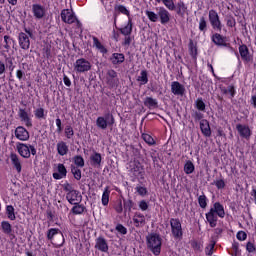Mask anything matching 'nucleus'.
<instances>
[{"label":"nucleus","mask_w":256,"mask_h":256,"mask_svg":"<svg viewBox=\"0 0 256 256\" xmlns=\"http://www.w3.org/2000/svg\"><path fill=\"white\" fill-rule=\"evenodd\" d=\"M116 230L118 233H121L122 235H126L127 234V228H125V226L118 224L116 226Z\"/></svg>","instance_id":"obj_48"},{"label":"nucleus","mask_w":256,"mask_h":256,"mask_svg":"<svg viewBox=\"0 0 256 256\" xmlns=\"http://www.w3.org/2000/svg\"><path fill=\"white\" fill-rule=\"evenodd\" d=\"M58 173H60L62 177H67V168H65V165L58 164Z\"/></svg>","instance_id":"obj_41"},{"label":"nucleus","mask_w":256,"mask_h":256,"mask_svg":"<svg viewBox=\"0 0 256 256\" xmlns=\"http://www.w3.org/2000/svg\"><path fill=\"white\" fill-rule=\"evenodd\" d=\"M93 43L94 47H96V49H99L100 53H107V49L105 48V46H103V44H101L97 37H93Z\"/></svg>","instance_id":"obj_26"},{"label":"nucleus","mask_w":256,"mask_h":256,"mask_svg":"<svg viewBox=\"0 0 256 256\" xmlns=\"http://www.w3.org/2000/svg\"><path fill=\"white\" fill-rule=\"evenodd\" d=\"M124 45H131V37L126 36L124 38Z\"/></svg>","instance_id":"obj_63"},{"label":"nucleus","mask_w":256,"mask_h":256,"mask_svg":"<svg viewBox=\"0 0 256 256\" xmlns=\"http://www.w3.org/2000/svg\"><path fill=\"white\" fill-rule=\"evenodd\" d=\"M170 226L172 229V235L179 239L180 237H183V228L181 227V221L179 219L171 218L170 219Z\"/></svg>","instance_id":"obj_5"},{"label":"nucleus","mask_w":256,"mask_h":256,"mask_svg":"<svg viewBox=\"0 0 256 256\" xmlns=\"http://www.w3.org/2000/svg\"><path fill=\"white\" fill-rule=\"evenodd\" d=\"M196 107L199 111H204L205 110V102H203V100L198 99L196 101Z\"/></svg>","instance_id":"obj_45"},{"label":"nucleus","mask_w":256,"mask_h":256,"mask_svg":"<svg viewBox=\"0 0 256 256\" xmlns=\"http://www.w3.org/2000/svg\"><path fill=\"white\" fill-rule=\"evenodd\" d=\"M133 31V23L131 20L128 21V24L124 28H120V33L122 35H125V37L131 35V32Z\"/></svg>","instance_id":"obj_24"},{"label":"nucleus","mask_w":256,"mask_h":256,"mask_svg":"<svg viewBox=\"0 0 256 256\" xmlns=\"http://www.w3.org/2000/svg\"><path fill=\"white\" fill-rule=\"evenodd\" d=\"M139 207L140 209H142V211H147V209L149 208V205L145 200H142L139 204Z\"/></svg>","instance_id":"obj_56"},{"label":"nucleus","mask_w":256,"mask_h":256,"mask_svg":"<svg viewBox=\"0 0 256 256\" xmlns=\"http://www.w3.org/2000/svg\"><path fill=\"white\" fill-rule=\"evenodd\" d=\"M215 249V243L210 245V250L208 251L207 255H213V250Z\"/></svg>","instance_id":"obj_64"},{"label":"nucleus","mask_w":256,"mask_h":256,"mask_svg":"<svg viewBox=\"0 0 256 256\" xmlns=\"http://www.w3.org/2000/svg\"><path fill=\"white\" fill-rule=\"evenodd\" d=\"M142 139L147 143L148 145H155V140L151 135L149 134H142Z\"/></svg>","instance_id":"obj_33"},{"label":"nucleus","mask_w":256,"mask_h":256,"mask_svg":"<svg viewBox=\"0 0 256 256\" xmlns=\"http://www.w3.org/2000/svg\"><path fill=\"white\" fill-rule=\"evenodd\" d=\"M35 115L38 119H43V117H45V110L43 108H39L35 111Z\"/></svg>","instance_id":"obj_47"},{"label":"nucleus","mask_w":256,"mask_h":256,"mask_svg":"<svg viewBox=\"0 0 256 256\" xmlns=\"http://www.w3.org/2000/svg\"><path fill=\"white\" fill-rule=\"evenodd\" d=\"M240 56L244 61H249V48L247 46L242 45L239 47Z\"/></svg>","instance_id":"obj_23"},{"label":"nucleus","mask_w":256,"mask_h":256,"mask_svg":"<svg viewBox=\"0 0 256 256\" xmlns=\"http://www.w3.org/2000/svg\"><path fill=\"white\" fill-rule=\"evenodd\" d=\"M16 149H17L19 155H21V157H24L25 159H29V157H31V154L37 155V150L35 149V146H33V145L18 143L16 145Z\"/></svg>","instance_id":"obj_3"},{"label":"nucleus","mask_w":256,"mask_h":256,"mask_svg":"<svg viewBox=\"0 0 256 256\" xmlns=\"http://www.w3.org/2000/svg\"><path fill=\"white\" fill-rule=\"evenodd\" d=\"M18 42L21 49L27 50L31 47V40H29V36L23 32L18 35Z\"/></svg>","instance_id":"obj_8"},{"label":"nucleus","mask_w":256,"mask_h":256,"mask_svg":"<svg viewBox=\"0 0 256 256\" xmlns=\"http://www.w3.org/2000/svg\"><path fill=\"white\" fill-rule=\"evenodd\" d=\"M2 229L4 233L9 235V233H11V224L9 222H2Z\"/></svg>","instance_id":"obj_42"},{"label":"nucleus","mask_w":256,"mask_h":256,"mask_svg":"<svg viewBox=\"0 0 256 256\" xmlns=\"http://www.w3.org/2000/svg\"><path fill=\"white\" fill-rule=\"evenodd\" d=\"M91 160L94 165H101V154L95 153V155L91 156Z\"/></svg>","instance_id":"obj_38"},{"label":"nucleus","mask_w":256,"mask_h":256,"mask_svg":"<svg viewBox=\"0 0 256 256\" xmlns=\"http://www.w3.org/2000/svg\"><path fill=\"white\" fill-rule=\"evenodd\" d=\"M227 25L228 27H235V19H232V18L228 19Z\"/></svg>","instance_id":"obj_60"},{"label":"nucleus","mask_w":256,"mask_h":256,"mask_svg":"<svg viewBox=\"0 0 256 256\" xmlns=\"http://www.w3.org/2000/svg\"><path fill=\"white\" fill-rule=\"evenodd\" d=\"M75 206L72 208V212L74 213V215H81V213H83V211H85V207H83L82 205L79 204H74Z\"/></svg>","instance_id":"obj_30"},{"label":"nucleus","mask_w":256,"mask_h":256,"mask_svg":"<svg viewBox=\"0 0 256 256\" xmlns=\"http://www.w3.org/2000/svg\"><path fill=\"white\" fill-rule=\"evenodd\" d=\"M236 129L240 137H244V139H249V137H251V129H249V126L238 124Z\"/></svg>","instance_id":"obj_10"},{"label":"nucleus","mask_w":256,"mask_h":256,"mask_svg":"<svg viewBox=\"0 0 256 256\" xmlns=\"http://www.w3.org/2000/svg\"><path fill=\"white\" fill-rule=\"evenodd\" d=\"M74 69L77 71V73H85V71L91 70V63L85 58L78 59L74 63Z\"/></svg>","instance_id":"obj_6"},{"label":"nucleus","mask_w":256,"mask_h":256,"mask_svg":"<svg viewBox=\"0 0 256 256\" xmlns=\"http://www.w3.org/2000/svg\"><path fill=\"white\" fill-rule=\"evenodd\" d=\"M61 19L64 23H68V25H71L76 21L78 27H81V22L77 20V17L75 16V14H73L69 9L62 10Z\"/></svg>","instance_id":"obj_4"},{"label":"nucleus","mask_w":256,"mask_h":256,"mask_svg":"<svg viewBox=\"0 0 256 256\" xmlns=\"http://www.w3.org/2000/svg\"><path fill=\"white\" fill-rule=\"evenodd\" d=\"M246 249L249 253H254L255 245L251 242H248L247 245H246Z\"/></svg>","instance_id":"obj_53"},{"label":"nucleus","mask_w":256,"mask_h":256,"mask_svg":"<svg viewBox=\"0 0 256 256\" xmlns=\"http://www.w3.org/2000/svg\"><path fill=\"white\" fill-rule=\"evenodd\" d=\"M138 81H141L144 85L147 84V82L149 81V79L147 78V71H142L141 72V76L138 77Z\"/></svg>","instance_id":"obj_43"},{"label":"nucleus","mask_w":256,"mask_h":256,"mask_svg":"<svg viewBox=\"0 0 256 256\" xmlns=\"http://www.w3.org/2000/svg\"><path fill=\"white\" fill-rule=\"evenodd\" d=\"M145 105H148V107H157V100L151 97H148L145 100Z\"/></svg>","instance_id":"obj_39"},{"label":"nucleus","mask_w":256,"mask_h":256,"mask_svg":"<svg viewBox=\"0 0 256 256\" xmlns=\"http://www.w3.org/2000/svg\"><path fill=\"white\" fill-rule=\"evenodd\" d=\"M206 218L211 227H217V214L210 209L209 213L206 214Z\"/></svg>","instance_id":"obj_16"},{"label":"nucleus","mask_w":256,"mask_h":256,"mask_svg":"<svg viewBox=\"0 0 256 256\" xmlns=\"http://www.w3.org/2000/svg\"><path fill=\"white\" fill-rule=\"evenodd\" d=\"M71 173L74 175V179H76V181H81V169L71 166Z\"/></svg>","instance_id":"obj_29"},{"label":"nucleus","mask_w":256,"mask_h":256,"mask_svg":"<svg viewBox=\"0 0 256 256\" xmlns=\"http://www.w3.org/2000/svg\"><path fill=\"white\" fill-rule=\"evenodd\" d=\"M19 117L21 121H24L27 127H31L33 124L31 123V118H29V114L24 109H19Z\"/></svg>","instance_id":"obj_18"},{"label":"nucleus","mask_w":256,"mask_h":256,"mask_svg":"<svg viewBox=\"0 0 256 256\" xmlns=\"http://www.w3.org/2000/svg\"><path fill=\"white\" fill-rule=\"evenodd\" d=\"M200 129L205 137H211V127L209 126V121L202 120L200 122Z\"/></svg>","instance_id":"obj_17"},{"label":"nucleus","mask_w":256,"mask_h":256,"mask_svg":"<svg viewBox=\"0 0 256 256\" xmlns=\"http://www.w3.org/2000/svg\"><path fill=\"white\" fill-rule=\"evenodd\" d=\"M118 11H120V13H123L124 15L129 16V10H127V8L123 5L118 6Z\"/></svg>","instance_id":"obj_55"},{"label":"nucleus","mask_w":256,"mask_h":256,"mask_svg":"<svg viewBox=\"0 0 256 256\" xmlns=\"http://www.w3.org/2000/svg\"><path fill=\"white\" fill-rule=\"evenodd\" d=\"M10 159L12 161V165L15 167L18 173H21V160H19V156L17 154H11Z\"/></svg>","instance_id":"obj_19"},{"label":"nucleus","mask_w":256,"mask_h":256,"mask_svg":"<svg viewBox=\"0 0 256 256\" xmlns=\"http://www.w3.org/2000/svg\"><path fill=\"white\" fill-rule=\"evenodd\" d=\"M57 150L59 155H67V151H69V148L67 147V144L65 142H60L57 144Z\"/></svg>","instance_id":"obj_25"},{"label":"nucleus","mask_w":256,"mask_h":256,"mask_svg":"<svg viewBox=\"0 0 256 256\" xmlns=\"http://www.w3.org/2000/svg\"><path fill=\"white\" fill-rule=\"evenodd\" d=\"M63 81L66 87H71V80H69V77L64 76Z\"/></svg>","instance_id":"obj_58"},{"label":"nucleus","mask_w":256,"mask_h":256,"mask_svg":"<svg viewBox=\"0 0 256 256\" xmlns=\"http://www.w3.org/2000/svg\"><path fill=\"white\" fill-rule=\"evenodd\" d=\"M209 21L216 31H221L222 26H221V20H219V14L215 10H210L209 11Z\"/></svg>","instance_id":"obj_7"},{"label":"nucleus","mask_w":256,"mask_h":256,"mask_svg":"<svg viewBox=\"0 0 256 256\" xmlns=\"http://www.w3.org/2000/svg\"><path fill=\"white\" fill-rule=\"evenodd\" d=\"M136 190L139 195H147V188L145 187L138 186Z\"/></svg>","instance_id":"obj_54"},{"label":"nucleus","mask_w":256,"mask_h":256,"mask_svg":"<svg viewBox=\"0 0 256 256\" xmlns=\"http://www.w3.org/2000/svg\"><path fill=\"white\" fill-rule=\"evenodd\" d=\"M184 171L187 175H191L195 171V165H193V162L188 161L186 162L184 166Z\"/></svg>","instance_id":"obj_27"},{"label":"nucleus","mask_w":256,"mask_h":256,"mask_svg":"<svg viewBox=\"0 0 256 256\" xmlns=\"http://www.w3.org/2000/svg\"><path fill=\"white\" fill-rule=\"evenodd\" d=\"M6 213H7L8 219H11V221H15L16 219L15 208H13L12 205H9L6 207Z\"/></svg>","instance_id":"obj_28"},{"label":"nucleus","mask_w":256,"mask_h":256,"mask_svg":"<svg viewBox=\"0 0 256 256\" xmlns=\"http://www.w3.org/2000/svg\"><path fill=\"white\" fill-rule=\"evenodd\" d=\"M9 39H11L9 36H4V41H5V49H9Z\"/></svg>","instance_id":"obj_62"},{"label":"nucleus","mask_w":256,"mask_h":256,"mask_svg":"<svg viewBox=\"0 0 256 256\" xmlns=\"http://www.w3.org/2000/svg\"><path fill=\"white\" fill-rule=\"evenodd\" d=\"M228 93L231 94V97H234V95H235V87L229 86L228 87Z\"/></svg>","instance_id":"obj_61"},{"label":"nucleus","mask_w":256,"mask_h":256,"mask_svg":"<svg viewBox=\"0 0 256 256\" xmlns=\"http://www.w3.org/2000/svg\"><path fill=\"white\" fill-rule=\"evenodd\" d=\"M102 204L103 205H109V190H105L102 195Z\"/></svg>","instance_id":"obj_40"},{"label":"nucleus","mask_w":256,"mask_h":256,"mask_svg":"<svg viewBox=\"0 0 256 256\" xmlns=\"http://www.w3.org/2000/svg\"><path fill=\"white\" fill-rule=\"evenodd\" d=\"M74 163L77 167H85V160L81 156L74 157Z\"/></svg>","instance_id":"obj_34"},{"label":"nucleus","mask_w":256,"mask_h":256,"mask_svg":"<svg viewBox=\"0 0 256 256\" xmlns=\"http://www.w3.org/2000/svg\"><path fill=\"white\" fill-rule=\"evenodd\" d=\"M171 91L174 95H185V87L179 82H172Z\"/></svg>","instance_id":"obj_14"},{"label":"nucleus","mask_w":256,"mask_h":256,"mask_svg":"<svg viewBox=\"0 0 256 256\" xmlns=\"http://www.w3.org/2000/svg\"><path fill=\"white\" fill-rule=\"evenodd\" d=\"M111 61L113 63V65H119L121 63H123V61H125V55L120 54V53H114Z\"/></svg>","instance_id":"obj_21"},{"label":"nucleus","mask_w":256,"mask_h":256,"mask_svg":"<svg viewBox=\"0 0 256 256\" xmlns=\"http://www.w3.org/2000/svg\"><path fill=\"white\" fill-rule=\"evenodd\" d=\"M198 202L202 209H205V207H207V197L205 195L199 196Z\"/></svg>","instance_id":"obj_37"},{"label":"nucleus","mask_w":256,"mask_h":256,"mask_svg":"<svg viewBox=\"0 0 256 256\" xmlns=\"http://www.w3.org/2000/svg\"><path fill=\"white\" fill-rule=\"evenodd\" d=\"M78 197H79V192H77V190L68 192L66 195V199L71 205H79Z\"/></svg>","instance_id":"obj_13"},{"label":"nucleus","mask_w":256,"mask_h":256,"mask_svg":"<svg viewBox=\"0 0 256 256\" xmlns=\"http://www.w3.org/2000/svg\"><path fill=\"white\" fill-rule=\"evenodd\" d=\"M158 15L163 25H165V23H169V12L167 10L160 9Z\"/></svg>","instance_id":"obj_22"},{"label":"nucleus","mask_w":256,"mask_h":256,"mask_svg":"<svg viewBox=\"0 0 256 256\" xmlns=\"http://www.w3.org/2000/svg\"><path fill=\"white\" fill-rule=\"evenodd\" d=\"M97 126L100 127V129H107V120L103 117H98L97 121Z\"/></svg>","instance_id":"obj_32"},{"label":"nucleus","mask_w":256,"mask_h":256,"mask_svg":"<svg viewBox=\"0 0 256 256\" xmlns=\"http://www.w3.org/2000/svg\"><path fill=\"white\" fill-rule=\"evenodd\" d=\"M63 189L67 193H71L72 191H75V189H73V186H71V184L69 183L63 184Z\"/></svg>","instance_id":"obj_52"},{"label":"nucleus","mask_w":256,"mask_h":256,"mask_svg":"<svg viewBox=\"0 0 256 256\" xmlns=\"http://www.w3.org/2000/svg\"><path fill=\"white\" fill-rule=\"evenodd\" d=\"M108 77H110V79H108V83L109 85H112L113 87V79H115V77H117V72H115V70H109L107 72Z\"/></svg>","instance_id":"obj_35"},{"label":"nucleus","mask_w":256,"mask_h":256,"mask_svg":"<svg viewBox=\"0 0 256 256\" xmlns=\"http://www.w3.org/2000/svg\"><path fill=\"white\" fill-rule=\"evenodd\" d=\"M48 239L51 241L55 247H63L65 243V237L59 229H50L47 233Z\"/></svg>","instance_id":"obj_2"},{"label":"nucleus","mask_w":256,"mask_h":256,"mask_svg":"<svg viewBox=\"0 0 256 256\" xmlns=\"http://www.w3.org/2000/svg\"><path fill=\"white\" fill-rule=\"evenodd\" d=\"M65 133H66L67 139H71V137H73V135H74L73 128H71V126H68L65 129Z\"/></svg>","instance_id":"obj_50"},{"label":"nucleus","mask_w":256,"mask_h":256,"mask_svg":"<svg viewBox=\"0 0 256 256\" xmlns=\"http://www.w3.org/2000/svg\"><path fill=\"white\" fill-rule=\"evenodd\" d=\"M96 249H99V251H102L103 253H107L109 251V246L107 245V241H105L104 238H98L96 240Z\"/></svg>","instance_id":"obj_15"},{"label":"nucleus","mask_w":256,"mask_h":256,"mask_svg":"<svg viewBox=\"0 0 256 256\" xmlns=\"http://www.w3.org/2000/svg\"><path fill=\"white\" fill-rule=\"evenodd\" d=\"M32 11L36 19H43V17H45V8L39 4H34Z\"/></svg>","instance_id":"obj_12"},{"label":"nucleus","mask_w":256,"mask_h":256,"mask_svg":"<svg viewBox=\"0 0 256 256\" xmlns=\"http://www.w3.org/2000/svg\"><path fill=\"white\" fill-rule=\"evenodd\" d=\"M216 187L218 189H224L225 188V181H223V180L216 181Z\"/></svg>","instance_id":"obj_57"},{"label":"nucleus","mask_w":256,"mask_h":256,"mask_svg":"<svg viewBox=\"0 0 256 256\" xmlns=\"http://www.w3.org/2000/svg\"><path fill=\"white\" fill-rule=\"evenodd\" d=\"M164 5L170 9V11H173L175 9V3H173V0H162Z\"/></svg>","instance_id":"obj_44"},{"label":"nucleus","mask_w":256,"mask_h":256,"mask_svg":"<svg viewBox=\"0 0 256 256\" xmlns=\"http://www.w3.org/2000/svg\"><path fill=\"white\" fill-rule=\"evenodd\" d=\"M15 137L20 141H29V132L23 126H19L15 130Z\"/></svg>","instance_id":"obj_9"},{"label":"nucleus","mask_w":256,"mask_h":256,"mask_svg":"<svg viewBox=\"0 0 256 256\" xmlns=\"http://www.w3.org/2000/svg\"><path fill=\"white\" fill-rule=\"evenodd\" d=\"M146 15L150 19V21H153V23L157 22V20L159 19V16L152 11H146Z\"/></svg>","instance_id":"obj_36"},{"label":"nucleus","mask_w":256,"mask_h":256,"mask_svg":"<svg viewBox=\"0 0 256 256\" xmlns=\"http://www.w3.org/2000/svg\"><path fill=\"white\" fill-rule=\"evenodd\" d=\"M211 209L214 213H216V215H218V217H225V209L223 208V205H221V203L216 202L214 204V207Z\"/></svg>","instance_id":"obj_20"},{"label":"nucleus","mask_w":256,"mask_h":256,"mask_svg":"<svg viewBox=\"0 0 256 256\" xmlns=\"http://www.w3.org/2000/svg\"><path fill=\"white\" fill-rule=\"evenodd\" d=\"M206 27H207V22L205 21V18L202 17L200 19L199 29L200 31H205Z\"/></svg>","instance_id":"obj_51"},{"label":"nucleus","mask_w":256,"mask_h":256,"mask_svg":"<svg viewBox=\"0 0 256 256\" xmlns=\"http://www.w3.org/2000/svg\"><path fill=\"white\" fill-rule=\"evenodd\" d=\"M212 41L215 45H218L220 47H229V43L225 41V37H223L219 33H216L212 36Z\"/></svg>","instance_id":"obj_11"},{"label":"nucleus","mask_w":256,"mask_h":256,"mask_svg":"<svg viewBox=\"0 0 256 256\" xmlns=\"http://www.w3.org/2000/svg\"><path fill=\"white\" fill-rule=\"evenodd\" d=\"M148 249L154 253V255H159L161 253V236L159 234H149L147 237Z\"/></svg>","instance_id":"obj_1"},{"label":"nucleus","mask_w":256,"mask_h":256,"mask_svg":"<svg viewBox=\"0 0 256 256\" xmlns=\"http://www.w3.org/2000/svg\"><path fill=\"white\" fill-rule=\"evenodd\" d=\"M189 51H190V55H192V57L197 56V46L195 45V43H193V40H190V42H189Z\"/></svg>","instance_id":"obj_31"},{"label":"nucleus","mask_w":256,"mask_h":256,"mask_svg":"<svg viewBox=\"0 0 256 256\" xmlns=\"http://www.w3.org/2000/svg\"><path fill=\"white\" fill-rule=\"evenodd\" d=\"M124 209L125 211H131V209H133V201L132 200L124 201Z\"/></svg>","instance_id":"obj_46"},{"label":"nucleus","mask_w":256,"mask_h":256,"mask_svg":"<svg viewBox=\"0 0 256 256\" xmlns=\"http://www.w3.org/2000/svg\"><path fill=\"white\" fill-rule=\"evenodd\" d=\"M237 239L239 241H245V239H247V233H245V231H239L237 233Z\"/></svg>","instance_id":"obj_49"},{"label":"nucleus","mask_w":256,"mask_h":256,"mask_svg":"<svg viewBox=\"0 0 256 256\" xmlns=\"http://www.w3.org/2000/svg\"><path fill=\"white\" fill-rule=\"evenodd\" d=\"M5 73V63L0 60V75H3Z\"/></svg>","instance_id":"obj_59"}]
</instances>
